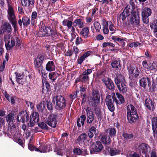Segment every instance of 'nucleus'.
Returning a JSON list of instances; mask_svg holds the SVG:
<instances>
[{
	"label": "nucleus",
	"instance_id": "f257e3e1",
	"mask_svg": "<svg viewBox=\"0 0 157 157\" xmlns=\"http://www.w3.org/2000/svg\"><path fill=\"white\" fill-rule=\"evenodd\" d=\"M52 101L56 105L55 108L57 110L64 109L66 106V100L62 95L54 96Z\"/></svg>",
	"mask_w": 157,
	"mask_h": 157
},
{
	"label": "nucleus",
	"instance_id": "f03ea898",
	"mask_svg": "<svg viewBox=\"0 0 157 157\" xmlns=\"http://www.w3.org/2000/svg\"><path fill=\"white\" fill-rule=\"evenodd\" d=\"M8 7V8L7 10L8 19L10 22L13 26L14 32H16L18 30V29L16 17L14 14V10L12 6L9 5Z\"/></svg>",
	"mask_w": 157,
	"mask_h": 157
},
{
	"label": "nucleus",
	"instance_id": "7ed1b4c3",
	"mask_svg": "<svg viewBox=\"0 0 157 157\" xmlns=\"http://www.w3.org/2000/svg\"><path fill=\"white\" fill-rule=\"evenodd\" d=\"M89 103L93 107H95L100 101V96L99 91L97 89H93L91 93Z\"/></svg>",
	"mask_w": 157,
	"mask_h": 157
},
{
	"label": "nucleus",
	"instance_id": "20e7f679",
	"mask_svg": "<svg viewBox=\"0 0 157 157\" xmlns=\"http://www.w3.org/2000/svg\"><path fill=\"white\" fill-rule=\"evenodd\" d=\"M138 150L140 154L143 157H147L149 155L148 154L150 152L151 148L148 144L142 143L138 146Z\"/></svg>",
	"mask_w": 157,
	"mask_h": 157
},
{
	"label": "nucleus",
	"instance_id": "39448f33",
	"mask_svg": "<svg viewBox=\"0 0 157 157\" xmlns=\"http://www.w3.org/2000/svg\"><path fill=\"white\" fill-rule=\"evenodd\" d=\"M103 148V147L101 144V142L97 141L93 143L91 145L90 148V154H94V153H97L101 152Z\"/></svg>",
	"mask_w": 157,
	"mask_h": 157
},
{
	"label": "nucleus",
	"instance_id": "423d86ee",
	"mask_svg": "<svg viewBox=\"0 0 157 157\" xmlns=\"http://www.w3.org/2000/svg\"><path fill=\"white\" fill-rule=\"evenodd\" d=\"M140 12L137 9L131 14L129 23L132 25L134 24L138 26L140 23Z\"/></svg>",
	"mask_w": 157,
	"mask_h": 157
},
{
	"label": "nucleus",
	"instance_id": "0eeeda50",
	"mask_svg": "<svg viewBox=\"0 0 157 157\" xmlns=\"http://www.w3.org/2000/svg\"><path fill=\"white\" fill-rule=\"evenodd\" d=\"M135 9H132V7L129 5H127L124 9L123 11L120 14L119 18L124 21L127 17H128L131 14L135 11Z\"/></svg>",
	"mask_w": 157,
	"mask_h": 157
},
{
	"label": "nucleus",
	"instance_id": "6e6552de",
	"mask_svg": "<svg viewBox=\"0 0 157 157\" xmlns=\"http://www.w3.org/2000/svg\"><path fill=\"white\" fill-rule=\"evenodd\" d=\"M4 39L5 46L7 50H10L15 45V42L13 37H12L10 40V36L6 34L4 36Z\"/></svg>",
	"mask_w": 157,
	"mask_h": 157
},
{
	"label": "nucleus",
	"instance_id": "1a4fd4ad",
	"mask_svg": "<svg viewBox=\"0 0 157 157\" xmlns=\"http://www.w3.org/2000/svg\"><path fill=\"white\" fill-rule=\"evenodd\" d=\"M57 115L51 113L45 121V122L52 128H55L57 123Z\"/></svg>",
	"mask_w": 157,
	"mask_h": 157
},
{
	"label": "nucleus",
	"instance_id": "9d476101",
	"mask_svg": "<svg viewBox=\"0 0 157 157\" xmlns=\"http://www.w3.org/2000/svg\"><path fill=\"white\" fill-rule=\"evenodd\" d=\"M52 30V29L49 27L45 26L41 27L37 34V36L39 37L51 36L53 35Z\"/></svg>",
	"mask_w": 157,
	"mask_h": 157
},
{
	"label": "nucleus",
	"instance_id": "9b49d317",
	"mask_svg": "<svg viewBox=\"0 0 157 157\" xmlns=\"http://www.w3.org/2000/svg\"><path fill=\"white\" fill-rule=\"evenodd\" d=\"M152 13L151 9L148 7H145L142 10L141 15L143 23L147 24L149 22L148 17Z\"/></svg>",
	"mask_w": 157,
	"mask_h": 157
},
{
	"label": "nucleus",
	"instance_id": "f8f14e48",
	"mask_svg": "<svg viewBox=\"0 0 157 157\" xmlns=\"http://www.w3.org/2000/svg\"><path fill=\"white\" fill-rule=\"evenodd\" d=\"M87 116L86 122L88 124H92L94 119L95 115L90 107H87L85 109Z\"/></svg>",
	"mask_w": 157,
	"mask_h": 157
},
{
	"label": "nucleus",
	"instance_id": "ddd939ff",
	"mask_svg": "<svg viewBox=\"0 0 157 157\" xmlns=\"http://www.w3.org/2000/svg\"><path fill=\"white\" fill-rule=\"evenodd\" d=\"M29 119V114L26 111L23 110L17 115V120L18 121H21L23 123L28 121Z\"/></svg>",
	"mask_w": 157,
	"mask_h": 157
},
{
	"label": "nucleus",
	"instance_id": "4468645a",
	"mask_svg": "<svg viewBox=\"0 0 157 157\" xmlns=\"http://www.w3.org/2000/svg\"><path fill=\"white\" fill-rule=\"evenodd\" d=\"M29 124L28 123V125L29 127L33 126L36 122H38L39 121V115L37 112H33L30 116Z\"/></svg>",
	"mask_w": 157,
	"mask_h": 157
},
{
	"label": "nucleus",
	"instance_id": "2eb2a0df",
	"mask_svg": "<svg viewBox=\"0 0 157 157\" xmlns=\"http://www.w3.org/2000/svg\"><path fill=\"white\" fill-rule=\"evenodd\" d=\"M112 98L113 102H115L117 105H120L124 103L125 102L124 97L118 93H116V96L115 93H113L112 96Z\"/></svg>",
	"mask_w": 157,
	"mask_h": 157
},
{
	"label": "nucleus",
	"instance_id": "dca6fc26",
	"mask_svg": "<svg viewBox=\"0 0 157 157\" xmlns=\"http://www.w3.org/2000/svg\"><path fill=\"white\" fill-rule=\"evenodd\" d=\"M44 60V57L42 55H38L34 60V67L35 68H40L41 71L43 69V66L42 65L43 61Z\"/></svg>",
	"mask_w": 157,
	"mask_h": 157
},
{
	"label": "nucleus",
	"instance_id": "f3484780",
	"mask_svg": "<svg viewBox=\"0 0 157 157\" xmlns=\"http://www.w3.org/2000/svg\"><path fill=\"white\" fill-rule=\"evenodd\" d=\"M102 82L105 85L107 88L111 91H113L115 89L114 83L110 78L106 77V78L102 79Z\"/></svg>",
	"mask_w": 157,
	"mask_h": 157
},
{
	"label": "nucleus",
	"instance_id": "a211bd4d",
	"mask_svg": "<svg viewBox=\"0 0 157 157\" xmlns=\"http://www.w3.org/2000/svg\"><path fill=\"white\" fill-rule=\"evenodd\" d=\"M112 97L108 95L106 97L105 101L109 109L111 112H113L115 110L113 100H112Z\"/></svg>",
	"mask_w": 157,
	"mask_h": 157
},
{
	"label": "nucleus",
	"instance_id": "6ab92c4d",
	"mask_svg": "<svg viewBox=\"0 0 157 157\" xmlns=\"http://www.w3.org/2000/svg\"><path fill=\"white\" fill-rule=\"evenodd\" d=\"M139 82L140 86L146 89L147 86L148 87L151 83V78L149 77H143L140 79Z\"/></svg>",
	"mask_w": 157,
	"mask_h": 157
},
{
	"label": "nucleus",
	"instance_id": "aec40b11",
	"mask_svg": "<svg viewBox=\"0 0 157 157\" xmlns=\"http://www.w3.org/2000/svg\"><path fill=\"white\" fill-rule=\"evenodd\" d=\"M154 102L150 98H147L144 101V105L147 110L153 111L155 107L154 105Z\"/></svg>",
	"mask_w": 157,
	"mask_h": 157
},
{
	"label": "nucleus",
	"instance_id": "412c9836",
	"mask_svg": "<svg viewBox=\"0 0 157 157\" xmlns=\"http://www.w3.org/2000/svg\"><path fill=\"white\" fill-rule=\"evenodd\" d=\"M151 120L153 137L154 138H156L157 135V117H153L151 119Z\"/></svg>",
	"mask_w": 157,
	"mask_h": 157
},
{
	"label": "nucleus",
	"instance_id": "4be33fe9",
	"mask_svg": "<svg viewBox=\"0 0 157 157\" xmlns=\"http://www.w3.org/2000/svg\"><path fill=\"white\" fill-rule=\"evenodd\" d=\"M111 39L114 40V42L117 44H118L121 46L122 48H123L125 45V41H127L126 38L122 37L120 38L116 36H112Z\"/></svg>",
	"mask_w": 157,
	"mask_h": 157
},
{
	"label": "nucleus",
	"instance_id": "5701e85b",
	"mask_svg": "<svg viewBox=\"0 0 157 157\" xmlns=\"http://www.w3.org/2000/svg\"><path fill=\"white\" fill-rule=\"evenodd\" d=\"M92 70L91 69H87L80 75L82 79V82L86 83L88 82L90 79L88 75L92 73Z\"/></svg>",
	"mask_w": 157,
	"mask_h": 157
},
{
	"label": "nucleus",
	"instance_id": "b1692460",
	"mask_svg": "<svg viewBox=\"0 0 157 157\" xmlns=\"http://www.w3.org/2000/svg\"><path fill=\"white\" fill-rule=\"evenodd\" d=\"M121 151L115 148H112L110 147H106L105 153L106 154H108L111 156H113L120 154Z\"/></svg>",
	"mask_w": 157,
	"mask_h": 157
},
{
	"label": "nucleus",
	"instance_id": "393cba45",
	"mask_svg": "<svg viewBox=\"0 0 157 157\" xmlns=\"http://www.w3.org/2000/svg\"><path fill=\"white\" fill-rule=\"evenodd\" d=\"M128 70L129 74L133 75L135 78H137L139 75L140 71L137 67L131 65L128 67Z\"/></svg>",
	"mask_w": 157,
	"mask_h": 157
},
{
	"label": "nucleus",
	"instance_id": "a878e982",
	"mask_svg": "<svg viewBox=\"0 0 157 157\" xmlns=\"http://www.w3.org/2000/svg\"><path fill=\"white\" fill-rule=\"evenodd\" d=\"M114 82L117 85L126 83L124 77L121 74L117 73L114 78Z\"/></svg>",
	"mask_w": 157,
	"mask_h": 157
},
{
	"label": "nucleus",
	"instance_id": "bb28decb",
	"mask_svg": "<svg viewBox=\"0 0 157 157\" xmlns=\"http://www.w3.org/2000/svg\"><path fill=\"white\" fill-rule=\"evenodd\" d=\"M16 75V81L19 84L23 85L26 81V79L24 78V75L23 73H15Z\"/></svg>",
	"mask_w": 157,
	"mask_h": 157
},
{
	"label": "nucleus",
	"instance_id": "cd10ccee",
	"mask_svg": "<svg viewBox=\"0 0 157 157\" xmlns=\"http://www.w3.org/2000/svg\"><path fill=\"white\" fill-rule=\"evenodd\" d=\"M100 136H101V142L105 146H107L111 144V140L109 136L104 134L101 136L100 135Z\"/></svg>",
	"mask_w": 157,
	"mask_h": 157
},
{
	"label": "nucleus",
	"instance_id": "c85d7f7f",
	"mask_svg": "<svg viewBox=\"0 0 157 157\" xmlns=\"http://www.w3.org/2000/svg\"><path fill=\"white\" fill-rule=\"evenodd\" d=\"M43 88H42V93L44 94H49V92L51 91L50 85L48 81L42 80Z\"/></svg>",
	"mask_w": 157,
	"mask_h": 157
},
{
	"label": "nucleus",
	"instance_id": "c756f323",
	"mask_svg": "<svg viewBox=\"0 0 157 157\" xmlns=\"http://www.w3.org/2000/svg\"><path fill=\"white\" fill-rule=\"evenodd\" d=\"M87 137V134L85 133L80 134L78 138L75 140V142L80 144L84 143V141L86 140Z\"/></svg>",
	"mask_w": 157,
	"mask_h": 157
},
{
	"label": "nucleus",
	"instance_id": "7c9ffc66",
	"mask_svg": "<svg viewBox=\"0 0 157 157\" xmlns=\"http://www.w3.org/2000/svg\"><path fill=\"white\" fill-rule=\"evenodd\" d=\"M127 118L128 122L131 124L135 122L138 119V114H127Z\"/></svg>",
	"mask_w": 157,
	"mask_h": 157
},
{
	"label": "nucleus",
	"instance_id": "2f4dec72",
	"mask_svg": "<svg viewBox=\"0 0 157 157\" xmlns=\"http://www.w3.org/2000/svg\"><path fill=\"white\" fill-rule=\"evenodd\" d=\"M40 152H49L52 150V147L49 144H42L40 146Z\"/></svg>",
	"mask_w": 157,
	"mask_h": 157
},
{
	"label": "nucleus",
	"instance_id": "473e14b6",
	"mask_svg": "<svg viewBox=\"0 0 157 157\" xmlns=\"http://www.w3.org/2000/svg\"><path fill=\"white\" fill-rule=\"evenodd\" d=\"M94 133L95 137L98 136L97 130L95 126H92L88 130V135L89 138H93L94 136Z\"/></svg>",
	"mask_w": 157,
	"mask_h": 157
},
{
	"label": "nucleus",
	"instance_id": "72a5a7b5",
	"mask_svg": "<svg viewBox=\"0 0 157 157\" xmlns=\"http://www.w3.org/2000/svg\"><path fill=\"white\" fill-rule=\"evenodd\" d=\"M138 114L137 111L135 107L132 105H128L127 108V114Z\"/></svg>",
	"mask_w": 157,
	"mask_h": 157
},
{
	"label": "nucleus",
	"instance_id": "f704fd0d",
	"mask_svg": "<svg viewBox=\"0 0 157 157\" xmlns=\"http://www.w3.org/2000/svg\"><path fill=\"white\" fill-rule=\"evenodd\" d=\"M46 69L48 71H52L55 70V65L52 61H48L46 65Z\"/></svg>",
	"mask_w": 157,
	"mask_h": 157
},
{
	"label": "nucleus",
	"instance_id": "c9c22d12",
	"mask_svg": "<svg viewBox=\"0 0 157 157\" xmlns=\"http://www.w3.org/2000/svg\"><path fill=\"white\" fill-rule=\"evenodd\" d=\"M73 25L75 27L78 26L79 28H82L84 26L83 21L81 18L75 20L73 22Z\"/></svg>",
	"mask_w": 157,
	"mask_h": 157
},
{
	"label": "nucleus",
	"instance_id": "e433bc0d",
	"mask_svg": "<svg viewBox=\"0 0 157 157\" xmlns=\"http://www.w3.org/2000/svg\"><path fill=\"white\" fill-rule=\"evenodd\" d=\"M89 28L88 27L83 28L80 31V34L82 36L84 39H87L89 37Z\"/></svg>",
	"mask_w": 157,
	"mask_h": 157
},
{
	"label": "nucleus",
	"instance_id": "4c0bfd02",
	"mask_svg": "<svg viewBox=\"0 0 157 157\" xmlns=\"http://www.w3.org/2000/svg\"><path fill=\"white\" fill-rule=\"evenodd\" d=\"M86 119V117L85 115H82L80 116V118H79L78 119L77 121V126L78 128H80L81 127V125L80 122L82 126H83L84 125L85 121Z\"/></svg>",
	"mask_w": 157,
	"mask_h": 157
},
{
	"label": "nucleus",
	"instance_id": "58836bf2",
	"mask_svg": "<svg viewBox=\"0 0 157 157\" xmlns=\"http://www.w3.org/2000/svg\"><path fill=\"white\" fill-rule=\"evenodd\" d=\"M2 28L8 33H11L12 30L11 25L8 22L4 23L2 25Z\"/></svg>",
	"mask_w": 157,
	"mask_h": 157
},
{
	"label": "nucleus",
	"instance_id": "ea45409f",
	"mask_svg": "<svg viewBox=\"0 0 157 157\" xmlns=\"http://www.w3.org/2000/svg\"><path fill=\"white\" fill-rule=\"evenodd\" d=\"M94 111L98 120L99 121H101L102 119V113L101 109L98 107L95 108Z\"/></svg>",
	"mask_w": 157,
	"mask_h": 157
},
{
	"label": "nucleus",
	"instance_id": "a19ab883",
	"mask_svg": "<svg viewBox=\"0 0 157 157\" xmlns=\"http://www.w3.org/2000/svg\"><path fill=\"white\" fill-rule=\"evenodd\" d=\"M105 132L108 134L109 136L112 137L115 136L116 133V130L114 128H109L105 130Z\"/></svg>",
	"mask_w": 157,
	"mask_h": 157
},
{
	"label": "nucleus",
	"instance_id": "79ce46f5",
	"mask_svg": "<svg viewBox=\"0 0 157 157\" xmlns=\"http://www.w3.org/2000/svg\"><path fill=\"white\" fill-rule=\"evenodd\" d=\"M126 84V83H125L117 85L120 91L123 93H126L127 91V87Z\"/></svg>",
	"mask_w": 157,
	"mask_h": 157
},
{
	"label": "nucleus",
	"instance_id": "37998d69",
	"mask_svg": "<svg viewBox=\"0 0 157 157\" xmlns=\"http://www.w3.org/2000/svg\"><path fill=\"white\" fill-rule=\"evenodd\" d=\"M5 96L6 99L9 102H10L11 105H14L15 103V100L14 96L12 95H9L6 92H5Z\"/></svg>",
	"mask_w": 157,
	"mask_h": 157
},
{
	"label": "nucleus",
	"instance_id": "c03bdc74",
	"mask_svg": "<svg viewBox=\"0 0 157 157\" xmlns=\"http://www.w3.org/2000/svg\"><path fill=\"white\" fill-rule=\"evenodd\" d=\"M59 75V74L56 72H52L49 73L48 76L49 79L53 82L56 79Z\"/></svg>",
	"mask_w": 157,
	"mask_h": 157
},
{
	"label": "nucleus",
	"instance_id": "a18cd8bd",
	"mask_svg": "<svg viewBox=\"0 0 157 157\" xmlns=\"http://www.w3.org/2000/svg\"><path fill=\"white\" fill-rule=\"evenodd\" d=\"M149 90L152 93H154L157 90V83L152 82L150 86H148Z\"/></svg>",
	"mask_w": 157,
	"mask_h": 157
},
{
	"label": "nucleus",
	"instance_id": "49530a36",
	"mask_svg": "<svg viewBox=\"0 0 157 157\" xmlns=\"http://www.w3.org/2000/svg\"><path fill=\"white\" fill-rule=\"evenodd\" d=\"M22 21L23 25L27 27L30 24V19L26 16L22 17Z\"/></svg>",
	"mask_w": 157,
	"mask_h": 157
},
{
	"label": "nucleus",
	"instance_id": "de8ad7c7",
	"mask_svg": "<svg viewBox=\"0 0 157 157\" xmlns=\"http://www.w3.org/2000/svg\"><path fill=\"white\" fill-rule=\"evenodd\" d=\"M12 135L13 136V140L23 147V140L18 138V136H16V134H13L12 133Z\"/></svg>",
	"mask_w": 157,
	"mask_h": 157
},
{
	"label": "nucleus",
	"instance_id": "09e8293b",
	"mask_svg": "<svg viewBox=\"0 0 157 157\" xmlns=\"http://www.w3.org/2000/svg\"><path fill=\"white\" fill-rule=\"evenodd\" d=\"M44 102H41L36 104V109L39 112H43L45 108V107Z\"/></svg>",
	"mask_w": 157,
	"mask_h": 157
},
{
	"label": "nucleus",
	"instance_id": "8fccbe9b",
	"mask_svg": "<svg viewBox=\"0 0 157 157\" xmlns=\"http://www.w3.org/2000/svg\"><path fill=\"white\" fill-rule=\"evenodd\" d=\"M111 65L112 67L113 68L118 69L119 67H121L120 61L117 60L113 61L111 63Z\"/></svg>",
	"mask_w": 157,
	"mask_h": 157
},
{
	"label": "nucleus",
	"instance_id": "3c124183",
	"mask_svg": "<svg viewBox=\"0 0 157 157\" xmlns=\"http://www.w3.org/2000/svg\"><path fill=\"white\" fill-rule=\"evenodd\" d=\"M6 121L8 123H10L13 121L14 118L13 114L12 113H10L7 115L6 117Z\"/></svg>",
	"mask_w": 157,
	"mask_h": 157
},
{
	"label": "nucleus",
	"instance_id": "603ef678",
	"mask_svg": "<svg viewBox=\"0 0 157 157\" xmlns=\"http://www.w3.org/2000/svg\"><path fill=\"white\" fill-rule=\"evenodd\" d=\"M122 136L124 139H130L133 137V135L132 133L128 134L125 132H123Z\"/></svg>",
	"mask_w": 157,
	"mask_h": 157
},
{
	"label": "nucleus",
	"instance_id": "864d4df0",
	"mask_svg": "<svg viewBox=\"0 0 157 157\" xmlns=\"http://www.w3.org/2000/svg\"><path fill=\"white\" fill-rule=\"evenodd\" d=\"M46 123H45L44 122H41L38 124V126L39 127L41 128V129L48 130V127L46 124Z\"/></svg>",
	"mask_w": 157,
	"mask_h": 157
},
{
	"label": "nucleus",
	"instance_id": "5fc2aeb1",
	"mask_svg": "<svg viewBox=\"0 0 157 157\" xmlns=\"http://www.w3.org/2000/svg\"><path fill=\"white\" fill-rule=\"evenodd\" d=\"M149 70L150 71H157V62L156 61L153 62L151 66H150Z\"/></svg>",
	"mask_w": 157,
	"mask_h": 157
},
{
	"label": "nucleus",
	"instance_id": "6e6d98bb",
	"mask_svg": "<svg viewBox=\"0 0 157 157\" xmlns=\"http://www.w3.org/2000/svg\"><path fill=\"white\" fill-rule=\"evenodd\" d=\"M94 25L96 31L99 32L101 28V26L99 22L95 21L94 23Z\"/></svg>",
	"mask_w": 157,
	"mask_h": 157
},
{
	"label": "nucleus",
	"instance_id": "4d7b16f0",
	"mask_svg": "<svg viewBox=\"0 0 157 157\" xmlns=\"http://www.w3.org/2000/svg\"><path fill=\"white\" fill-rule=\"evenodd\" d=\"M47 108L50 112L52 113L53 110V105L52 103L50 101H47Z\"/></svg>",
	"mask_w": 157,
	"mask_h": 157
},
{
	"label": "nucleus",
	"instance_id": "13d9d810",
	"mask_svg": "<svg viewBox=\"0 0 157 157\" xmlns=\"http://www.w3.org/2000/svg\"><path fill=\"white\" fill-rule=\"evenodd\" d=\"M37 15L36 12L33 11L31 15V22L32 23L33 22H34L35 20L37 18Z\"/></svg>",
	"mask_w": 157,
	"mask_h": 157
},
{
	"label": "nucleus",
	"instance_id": "bf43d9fd",
	"mask_svg": "<svg viewBox=\"0 0 157 157\" xmlns=\"http://www.w3.org/2000/svg\"><path fill=\"white\" fill-rule=\"evenodd\" d=\"M8 125L9 127L11 129V134L14 133V132H13V131L15 129L16 126L13 123V121L12 122L10 123H8Z\"/></svg>",
	"mask_w": 157,
	"mask_h": 157
},
{
	"label": "nucleus",
	"instance_id": "052dcab7",
	"mask_svg": "<svg viewBox=\"0 0 157 157\" xmlns=\"http://www.w3.org/2000/svg\"><path fill=\"white\" fill-rule=\"evenodd\" d=\"M84 42H85L83 41V40L80 37H77L76 39L75 43L76 45H78L84 43Z\"/></svg>",
	"mask_w": 157,
	"mask_h": 157
},
{
	"label": "nucleus",
	"instance_id": "680f3d73",
	"mask_svg": "<svg viewBox=\"0 0 157 157\" xmlns=\"http://www.w3.org/2000/svg\"><path fill=\"white\" fill-rule=\"evenodd\" d=\"M54 151L57 153V154L59 155H62L63 153V150L60 148L58 147H56L54 150Z\"/></svg>",
	"mask_w": 157,
	"mask_h": 157
},
{
	"label": "nucleus",
	"instance_id": "e2e57ef3",
	"mask_svg": "<svg viewBox=\"0 0 157 157\" xmlns=\"http://www.w3.org/2000/svg\"><path fill=\"white\" fill-rule=\"evenodd\" d=\"M52 33L53 35H51V36L53 38H55L56 35L58 36H60L61 35L59 33L54 29H52Z\"/></svg>",
	"mask_w": 157,
	"mask_h": 157
},
{
	"label": "nucleus",
	"instance_id": "0e129e2a",
	"mask_svg": "<svg viewBox=\"0 0 157 157\" xmlns=\"http://www.w3.org/2000/svg\"><path fill=\"white\" fill-rule=\"evenodd\" d=\"M73 152L75 154L80 155L82 153V151L79 148H76L73 150Z\"/></svg>",
	"mask_w": 157,
	"mask_h": 157
},
{
	"label": "nucleus",
	"instance_id": "69168bd1",
	"mask_svg": "<svg viewBox=\"0 0 157 157\" xmlns=\"http://www.w3.org/2000/svg\"><path fill=\"white\" fill-rule=\"evenodd\" d=\"M107 46H110L113 47H115V45L112 43L109 42H104L102 44V46L103 48Z\"/></svg>",
	"mask_w": 157,
	"mask_h": 157
},
{
	"label": "nucleus",
	"instance_id": "338daca9",
	"mask_svg": "<svg viewBox=\"0 0 157 157\" xmlns=\"http://www.w3.org/2000/svg\"><path fill=\"white\" fill-rule=\"evenodd\" d=\"M25 102L27 106L30 107L31 109H33L34 108V105L32 102L25 100Z\"/></svg>",
	"mask_w": 157,
	"mask_h": 157
},
{
	"label": "nucleus",
	"instance_id": "774afa93",
	"mask_svg": "<svg viewBox=\"0 0 157 157\" xmlns=\"http://www.w3.org/2000/svg\"><path fill=\"white\" fill-rule=\"evenodd\" d=\"M142 65L144 68L149 70L150 66L147 63L146 60H144L142 62Z\"/></svg>",
	"mask_w": 157,
	"mask_h": 157
}]
</instances>
